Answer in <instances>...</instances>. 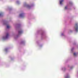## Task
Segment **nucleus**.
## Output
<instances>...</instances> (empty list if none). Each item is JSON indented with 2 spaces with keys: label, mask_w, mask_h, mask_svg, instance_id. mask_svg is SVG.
Returning <instances> with one entry per match:
<instances>
[{
  "label": "nucleus",
  "mask_w": 78,
  "mask_h": 78,
  "mask_svg": "<svg viewBox=\"0 0 78 78\" xmlns=\"http://www.w3.org/2000/svg\"><path fill=\"white\" fill-rule=\"evenodd\" d=\"M64 2V0H61L60 1V3L61 5V4H62V2Z\"/></svg>",
  "instance_id": "39448f33"
},
{
  "label": "nucleus",
  "mask_w": 78,
  "mask_h": 78,
  "mask_svg": "<svg viewBox=\"0 0 78 78\" xmlns=\"http://www.w3.org/2000/svg\"><path fill=\"white\" fill-rule=\"evenodd\" d=\"M18 33L19 34H22V31L20 30L19 31Z\"/></svg>",
  "instance_id": "20e7f679"
},
{
  "label": "nucleus",
  "mask_w": 78,
  "mask_h": 78,
  "mask_svg": "<svg viewBox=\"0 0 78 78\" xmlns=\"http://www.w3.org/2000/svg\"><path fill=\"white\" fill-rule=\"evenodd\" d=\"M7 28H10V26L9 25H8L7 26Z\"/></svg>",
  "instance_id": "423d86ee"
},
{
  "label": "nucleus",
  "mask_w": 78,
  "mask_h": 78,
  "mask_svg": "<svg viewBox=\"0 0 78 78\" xmlns=\"http://www.w3.org/2000/svg\"><path fill=\"white\" fill-rule=\"evenodd\" d=\"M8 36H9V34L8 33H7L6 36H5V37H4L3 38V39H7V38H8Z\"/></svg>",
  "instance_id": "f03ea898"
},
{
  "label": "nucleus",
  "mask_w": 78,
  "mask_h": 78,
  "mask_svg": "<svg viewBox=\"0 0 78 78\" xmlns=\"http://www.w3.org/2000/svg\"><path fill=\"white\" fill-rule=\"evenodd\" d=\"M66 78H69V76H68L66 77Z\"/></svg>",
  "instance_id": "9d476101"
},
{
  "label": "nucleus",
  "mask_w": 78,
  "mask_h": 78,
  "mask_svg": "<svg viewBox=\"0 0 78 78\" xmlns=\"http://www.w3.org/2000/svg\"><path fill=\"white\" fill-rule=\"evenodd\" d=\"M20 17H23V13H22L20 15Z\"/></svg>",
  "instance_id": "7ed1b4c3"
},
{
  "label": "nucleus",
  "mask_w": 78,
  "mask_h": 78,
  "mask_svg": "<svg viewBox=\"0 0 78 78\" xmlns=\"http://www.w3.org/2000/svg\"><path fill=\"white\" fill-rule=\"evenodd\" d=\"M2 15V13H0V16H1Z\"/></svg>",
  "instance_id": "9b49d317"
},
{
  "label": "nucleus",
  "mask_w": 78,
  "mask_h": 78,
  "mask_svg": "<svg viewBox=\"0 0 78 78\" xmlns=\"http://www.w3.org/2000/svg\"><path fill=\"white\" fill-rule=\"evenodd\" d=\"M27 6L28 7V8H30V7H31V6L28 5H27Z\"/></svg>",
  "instance_id": "0eeeda50"
},
{
  "label": "nucleus",
  "mask_w": 78,
  "mask_h": 78,
  "mask_svg": "<svg viewBox=\"0 0 78 78\" xmlns=\"http://www.w3.org/2000/svg\"><path fill=\"white\" fill-rule=\"evenodd\" d=\"M67 9V7L66 6V7H65V9Z\"/></svg>",
  "instance_id": "1a4fd4ad"
},
{
  "label": "nucleus",
  "mask_w": 78,
  "mask_h": 78,
  "mask_svg": "<svg viewBox=\"0 0 78 78\" xmlns=\"http://www.w3.org/2000/svg\"><path fill=\"white\" fill-rule=\"evenodd\" d=\"M75 27H76V30L77 32H78V24H77V23L76 24Z\"/></svg>",
  "instance_id": "f257e3e1"
},
{
  "label": "nucleus",
  "mask_w": 78,
  "mask_h": 78,
  "mask_svg": "<svg viewBox=\"0 0 78 78\" xmlns=\"http://www.w3.org/2000/svg\"><path fill=\"white\" fill-rule=\"evenodd\" d=\"M76 53H74V56H76Z\"/></svg>",
  "instance_id": "6e6552de"
}]
</instances>
